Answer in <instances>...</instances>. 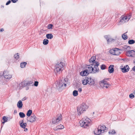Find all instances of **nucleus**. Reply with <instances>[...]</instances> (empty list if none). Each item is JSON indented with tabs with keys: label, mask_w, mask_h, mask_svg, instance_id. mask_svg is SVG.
Listing matches in <instances>:
<instances>
[{
	"label": "nucleus",
	"mask_w": 135,
	"mask_h": 135,
	"mask_svg": "<svg viewBox=\"0 0 135 135\" xmlns=\"http://www.w3.org/2000/svg\"><path fill=\"white\" fill-rule=\"evenodd\" d=\"M53 26V25L52 24H49L48 25L47 28L49 29H52Z\"/></svg>",
	"instance_id": "obj_38"
},
{
	"label": "nucleus",
	"mask_w": 135,
	"mask_h": 135,
	"mask_svg": "<svg viewBox=\"0 0 135 135\" xmlns=\"http://www.w3.org/2000/svg\"><path fill=\"white\" fill-rule=\"evenodd\" d=\"M14 58L16 59H17L19 58V56L18 53H17L14 56Z\"/></svg>",
	"instance_id": "obj_35"
},
{
	"label": "nucleus",
	"mask_w": 135,
	"mask_h": 135,
	"mask_svg": "<svg viewBox=\"0 0 135 135\" xmlns=\"http://www.w3.org/2000/svg\"><path fill=\"white\" fill-rule=\"evenodd\" d=\"M49 40L46 39H44L43 41V44L44 45H46L48 44Z\"/></svg>",
	"instance_id": "obj_29"
},
{
	"label": "nucleus",
	"mask_w": 135,
	"mask_h": 135,
	"mask_svg": "<svg viewBox=\"0 0 135 135\" xmlns=\"http://www.w3.org/2000/svg\"><path fill=\"white\" fill-rule=\"evenodd\" d=\"M88 84L90 85H93L95 84V81L91 77H88Z\"/></svg>",
	"instance_id": "obj_14"
},
{
	"label": "nucleus",
	"mask_w": 135,
	"mask_h": 135,
	"mask_svg": "<svg viewBox=\"0 0 135 135\" xmlns=\"http://www.w3.org/2000/svg\"><path fill=\"white\" fill-rule=\"evenodd\" d=\"M99 64L98 62L95 63V65L91 64L87 65L86 66L85 68L89 73H95L98 71L99 69L98 66Z\"/></svg>",
	"instance_id": "obj_1"
},
{
	"label": "nucleus",
	"mask_w": 135,
	"mask_h": 135,
	"mask_svg": "<svg viewBox=\"0 0 135 135\" xmlns=\"http://www.w3.org/2000/svg\"><path fill=\"white\" fill-rule=\"evenodd\" d=\"M36 116L34 114H32L31 116L28 117L27 118V120L28 121L31 122H33L36 120Z\"/></svg>",
	"instance_id": "obj_12"
},
{
	"label": "nucleus",
	"mask_w": 135,
	"mask_h": 135,
	"mask_svg": "<svg viewBox=\"0 0 135 135\" xmlns=\"http://www.w3.org/2000/svg\"><path fill=\"white\" fill-rule=\"evenodd\" d=\"M135 42V41L133 40H130L128 41V43L129 44H134Z\"/></svg>",
	"instance_id": "obj_32"
},
{
	"label": "nucleus",
	"mask_w": 135,
	"mask_h": 135,
	"mask_svg": "<svg viewBox=\"0 0 135 135\" xmlns=\"http://www.w3.org/2000/svg\"><path fill=\"white\" fill-rule=\"evenodd\" d=\"M127 16V21H128L129 20L130 18H131V15H128Z\"/></svg>",
	"instance_id": "obj_41"
},
{
	"label": "nucleus",
	"mask_w": 135,
	"mask_h": 135,
	"mask_svg": "<svg viewBox=\"0 0 135 135\" xmlns=\"http://www.w3.org/2000/svg\"><path fill=\"white\" fill-rule=\"evenodd\" d=\"M11 2V0H9L7 1V2L6 3V5H7L9 4Z\"/></svg>",
	"instance_id": "obj_42"
},
{
	"label": "nucleus",
	"mask_w": 135,
	"mask_h": 135,
	"mask_svg": "<svg viewBox=\"0 0 135 135\" xmlns=\"http://www.w3.org/2000/svg\"><path fill=\"white\" fill-rule=\"evenodd\" d=\"M62 115L61 114L58 115L57 118L54 117L52 119V123L53 124H57L59 121L62 120Z\"/></svg>",
	"instance_id": "obj_9"
},
{
	"label": "nucleus",
	"mask_w": 135,
	"mask_h": 135,
	"mask_svg": "<svg viewBox=\"0 0 135 135\" xmlns=\"http://www.w3.org/2000/svg\"><path fill=\"white\" fill-rule=\"evenodd\" d=\"M28 129L27 128H25L24 131H26Z\"/></svg>",
	"instance_id": "obj_49"
},
{
	"label": "nucleus",
	"mask_w": 135,
	"mask_h": 135,
	"mask_svg": "<svg viewBox=\"0 0 135 135\" xmlns=\"http://www.w3.org/2000/svg\"><path fill=\"white\" fill-rule=\"evenodd\" d=\"M96 59V57L95 56H92L89 60V62L91 63L94 64L96 62L95 60Z\"/></svg>",
	"instance_id": "obj_17"
},
{
	"label": "nucleus",
	"mask_w": 135,
	"mask_h": 135,
	"mask_svg": "<svg viewBox=\"0 0 135 135\" xmlns=\"http://www.w3.org/2000/svg\"><path fill=\"white\" fill-rule=\"evenodd\" d=\"M121 18H122L119 22L120 23H122L127 21V16H124V17L122 16Z\"/></svg>",
	"instance_id": "obj_15"
},
{
	"label": "nucleus",
	"mask_w": 135,
	"mask_h": 135,
	"mask_svg": "<svg viewBox=\"0 0 135 135\" xmlns=\"http://www.w3.org/2000/svg\"><path fill=\"white\" fill-rule=\"evenodd\" d=\"M114 65H110L108 68V71L110 73H112L114 71L113 68Z\"/></svg>",
	"instance_id": "obj_18"
},
{
	"label": "nucleus",
	"mask_w": 135,
	"mask_h": 135,
	"mask_svg": "<svg viewBox=\"0 0 135 135\" xmlns=\"http://www.w3.org/2000/svg\"><path fill=\"white\" fill-rule=\"evenodd\" d=\"M26 98L25 97H24L22 99V100L23 101V100H26Z\"/></svg>",
	"instance_id": "obj_45"
},
{
	"label": "nucleus",
	"mask_w": 135,
	"mask_h": 135,
	"mask_svg": "<svg viewBox=\"0 0 135 135\" xmlns=\"http://www.w3.org/2000/svg\"><path fill=\"white\" fill-rule=\"evenodd\" d=\"M89 74L88 72L86 69L85 70L81 71L80 73V74L82 76H87Z\"/></svg>",
	"instance_id": "obj_16"
},
{
	"label": "nucleus",
	"mask_w": 135,
	"mask_h": 135,
	"mask_svg": "<svg viewBox=\"0 0 135 135\" xmlns=\"http://www.w3.org/2000/svg\"><path fill=\"white\" fill-rule=\"evenodd\" d=\"M127 33V32L124 33L122 35V37L124 40H126L128 38L127 35H126V33Z\"/></svg>",
	"instance_id": "obj_28"
},
{
	"label": "nucleus",
	"mask_w": 135,
	"mask_h": 135,
	"mask_svg": "<svg viewBox=\"0 0 135 135\" xmlns=\"http://www.w3.org/2000/svg\"><path fill=\"white\" fill-rule=\"evenodd\" d=\"M107 129V128L105 126L100 125L99 126L97 129H96L94 132V134L97 135H99L101 133L104 132V131Z\"/></svg>",
	"instance_id": "obj_5"
},
{
	"label": "nucleus",
	"mask_w": 135,
	"mask_h": 135,
	"mask_svg": "<svg viewBox=\"0 0 135 135\" xmlns=\"http://www.w3.org/2000/svg\"><path fill=\"white\" fill-rule=\"evenodd\" d=\"M15 112H16V111H15V110L14 111V112L15 113Z\"/></svg>",
	"instance_id": "obj_56"
},
{
	"label": "nucleus",
	"mask_w": 135,
	"mask_h": 135,
	"mask_svg": "<svg viewBox=\"0 0 135 135\" xmlns=\"http://www.w3.org/2000/svg\"><path fill=\"white\" fill-rule=\"evenodd\" d=\"M5 122H5L3 121L2 122V124H4Z\"/></svg>",
	"instance_id": "obj_51"
},
{
	"label": "nucleus",
	"mask_w": 135,
	"mask_h": 135,
	"mask_svg": "<svg viewBox=\"0 0 135 135\" xmlns=\"http://www.w3.org/2000/svg\"><path fill=\"white\" fill-rule=\"evenodd\" d=\"M19 115L20 117L21 118H23L25 116V114L23 113L22 112H20Z\"/></svg>",
	"instance_id": "obj_30"
},
{
	"label": "nucleus",
	"mask_w": 135,
	"mask_h": 135,
	"mask_svg": "<svg viewBox=\"0 0 135 135\" xmlns=\"http://www.w3.org/2000/svg\"><path fill=\"white\" fill-rule=\"evenodd\" d=\"M107 79H104L100 81V84L101 87L103 88L105 87L107 88L110 86V85L105 80Z\"/></svg>",
	"instance_id": "obj_8"
},
{
	"label": "nucleus",
	"mask_w": 135,
	"mask_h": 135,
	"mask_svg": "<svg viewBox=\"0 0 135 135\" xmlns=\"http://www.w3.org/2000/svg\"><path fill=\"white\" fill-rule=\"evenodd\" d=\"M78 90L79 92H80V93L82 91L81 88H79V89H78Z\"/></svg>",
	"instance_id": "obj_44"
},
{
	"label": "nucleus",
	"mask_w": 135,
	"mask_h": 135,
	"mask_svg": "<svg viewBox=\"0 0 135 135\" xmlns=\"http://www.w3.org/2000/svg\"><path fill=\"white\" fill-rule=\"evenodd\" d=\"M29 84L28 83H25V82L23 81V82H22L21 85L22 86H27V85H29Z\"/></svg>",
	"instance_id": "obj_34"
},
{
	"label": "nucleus",
	"mask_w": 135,
	"mask_h": 135,
	"mask_svg": "<svg viewBox=\"0 0 135 135\" xmlns=\"http://www.w3.org/2000/svg\"><path fill=\"white\" fill-rule=\"evenodd\" d=\"M133 94H135V90L133 92Z\"/></svg>",
	"instance_id": "obj_55"
},
{
	"label": "nucleus",
	"mask_w": 135,
	"mask_h": 135,
	"mask_svg": "<svg viewBox=\"0 0 135 135\" xmlns=\"http://www.w3.org/2000/svg\"><path fill=\"white\" fill-rule=\"evenodd\" d=\"M15 112H16V111H15V110L14 111V112L15 113Z\"/></svg>",
	"instance_id": "obj_57"
},
{
	"label": "nucleus",
	"mask_w": 135,
	"mask_h": 135,
	"mask_svg": "<svg viewBox=\"0 0 135 135\" xmlns=\"http://www.w3.org/2000/svg\"><path fill=\"white\" fill-rule=\"evenodd\" d=\"M2 119L6 122L8 121V117H6V116H4L3 117Z\"/></svg>",
	"instance_id": "obj_33"
},
{
	"label": "nucleus",
	"mask_w": 135,
	"mask_h": 135,
	"mask_svg": "<svg viewBox=\"0 0 135 135\" xmlns=\"http://www.w3.org/2000/svg\"><path fill=\"white\" fill-rule=\"evenodd\" d=\"M126 55L129 57H135V50L127 51L126 52Z\"/></svg>",
	"instance_id": "obj_10"
},
{
	"label": "nucleus",
	"mask_w": 135,
	"mask_h": 135,
	"mask_svg": "<svg viewBox=\"0 0 135 135\" xmlns=\"http://www.w3.org/2000/svg\"><path fill=\"white\" fill-rule=\"evenodd\" d=\"M23 120H22L21 121V123H23Z\"/></svg>",
	"instance_id": "obj_52"
},
{
	"label": "nucleus",
	"mask_w": 135,
	"mask_h": 135,
	"mask_svg": "<svg viewBox=\"0 0 135 135\" xmlns=\"http://www.w3.org/2000/svg\"><path fill=\"white\" fill-rule=\"evenodd\" d=\"M29 89V88L28 87H27L26 89V90H27Z\"/></svg>",
	"instance_id": "obj_53"
},
{
	"label": "nucleus",
	"mask_w": 135,
	"mask_h": 135,
	"mask_svg": "<svg viewBox=\"0 0 135 135\" xmlns=\"http://www.w3.org/2000/svg\"><path fill=\"white\" fill-rule=\"evenodd\" d=\"M64 128V126L63 125L61 124L59 125H58L56 126V128H57V129H62Z\"/></svg>",
	"instance_id": "obj_26"
},
{
	"label": "nucleus",
	"mask_w": 135,
	"mask_h": 135,
	"mask_svg": "<svg viewBox=\"0 0 135 135\" xmlns=\"http://www.w3.org/2000/svg\"><path fill=\"white\" fill-rule=\"evenodd\" d=\"M129 98L132 99H133L134 97V95L132 93L131 94L129 95Z\"/></svg>",
	"instance_id": "obj_39"
},
{
	"label": "nucleus",
	"mask_w": 135,
	"mask_h": 135,
	"mask_svg": "<svg viewBox=\"0 0 135 135\" xmlns=\"http://www.w3.org/2000/svg\"><path fill=\"white\" fill-rule=\"evenodd\" d=\"M132 70L133 71H135V66L132 68Z\"/></svg>",
	"instance_id": "obj_46"
},
{
	"label": "nucleus",
	"mask_w": 135,
	"mask_h": 135,
	"mask_svg": "<svg viewBox=\"0 0 135 135\" xmlns=\"http://www.w3.org/2000/svg\"><path fill=\"white\" fill-rule=\"evenodd\" d=\"M32 111L31 110H28L27 113L26 115L28 117L30 116L32 114Z\"/></svg>",
	"instance_id": "obj_27"
},
{
	"label": "nucleus",
	"mask_w": 135,
	"mask_h": 135,
	"mask_svg": "<svg viewBox=\"0 0 135 135\" xmlns=\"http://www.w3.org/2000/svg\"><path fill=\"white\" fill-rule=\"evenodd\" d=\"M17 107L19 108H21L23 106V104L22 101L20 100L18 102L17 104Z\"/></svg>",
	"instance_id": "obj_19"
},
{
	"label": "nucleus",
	"mask_w": 135,
	"mask_h": 135,
	"mask_svg": "<svg viewBox=\"0 0 135 135\" xmlns=\"http://www.w3.org/2000/svg\"><path fill=\"white\" fill-rule=\"evenodd\" d=\"M54 130L55 131H57L58 129H57V128H56V127L54 128Z\"/></svg>",
	"instance_id": "obj_48"
},
{
	"label": "nucleus",
	"mask_w": 135,
	"mask_h": 135,
	"mask_svg": "<svg viewBox=\"0 0 135 135\" xmlns=\"http://www.w3.org/2000/svg\"><path fill=\"white\" fill-rule=\"evenodd\" d=\"M120 68L122 71L123 73L127 72L129 70V66L126 65L125 66H120Z\"/></svg>",
	"instance_id": "obj_11"
},
{
	"label": "nucleus",
	"mask_w": 135,
	"mask_h": 135,
	"mask_svg": "<svg viewBox=\"0 0 135 135\" xmlns=\"http://www.w3.org/2000/svg\"><path fill=\"white\" fill-rule=\"evenodd\" d=\"M38 82L37 81H35L34 83V85L36 86H38Z\"/></svg>",
	"instance_id": "obj_40"
},
{
	"label": "nucleus",
	"mask_w": 135,
	"mask_h": 135,
	"mask_svg": "<svg viewBox=\"0 0 135 135\" xmlns=\"http://www.w3.org/2000/svg\"><path fill=\"white\" fill-rule=\"evenodd\" d=\"M3 75L5 79H10L12 76V75L10 74L7 71H4Z\"/></svg>",
	"instance_id": "obj_13"
},
{
	"label": "nucleus",
	"mask_w": 135,
	"mask_h": 135,
	"mask_svg": "<svg viewBox=\"0 0 135 135\" xmlns=\"http://www.w3.org/2000/svg\"><path fill=\"white\" fill-rule=\"evenodd\" d=\"M78 91L76 90H74L73 92V95L74 97L78 95Z\"/></svg>",
	"instance_id": "obj_31"
},
{
	"label": "nucleus",
	"mask_w": 135,
	"mask_h": 135,
	"mask_svg": "<svg viewBox=\"0 0 135 135\" xmlns=\"http://www.w3.org/2000/svg\"><path fill=\"white\" fill-rule=\"evenodd\" d=\"M109 134H113L115 133V132L114 130H112V131H109Z\"/></svg>",
	"instance_id": "obj_37"
},
{
	"label": "nucleus",
	"mask_w": 135,
	"mask_h": 135,
	"mask_svg": "<svg viewBox=\"0 0 135 135\" xmlns=\"http://www.w3.org/2000/svg\"><path fill=\"white\" fill-rule=\"evenodd\" d=\"M17 1L18 0H11V1L13 3H16Z\"/></svg>",
	"instance_id": "obj_43"
},
{
	"label": "nucleus",
	"mask_w": 135,
	"mask_h": 135,
	"mask_svg": "<svg viewBox=\"0 0 135 135\" xmlns=\"http://www.w3.org/2000/svg\"><path fill=\"white\" fill-rule=\"evenodd\" d=\"M106 66L104 65L103 64L101 65V68L102 70H104L106 69Z\"/></svg>",
	"instance_id": "obj_36"
},
{
	"label": "nucleus",
	"mask_w": 135,
	"mask_h": 135,
	"mask_svg": "<svg viewBox=\"0 0 135 135\" xmlns=\"http://www.w3.org/2000/svg\"><path fill=\"white\" fill-rule=\"evenodd\" d=\"M105 38L107 40V41L108 42H109L111 41H112L113 40H114L113 39L110 38L109 36H104Z\"/></svg>",
	"instance_id": "obj_20"
},
{
	"label": "nucleus",
	"mask_w": 135,
	"mask_h": 135,
	"mask_svg": "<svg viewBox=\"0 0 135 135\" xmlns=\"http://www.w3.org/2000/svg\"><path fill=\"white\" fill-rule=\"evenodd\" d=\"M91 121V120L90 119L87 117H85L79 121V123L81 127L86 128L90 125Z\"/></svg>",
	"instance_id": "obj_3"
},
{
	"label": "nucleus",
	"mask_w": 135,
	"mask_h": 135,
	"mask_svg": "<svg viewBox=\"0 0 135 135\" xmlns=\"http://www.w3.org/2000/svg\"><path fill=\"white\" fill-rule=\"evenodd\" d=\"M123 48L122 49H120V50H126L128 49L129 50L130 48V47L127 46H124L123 47Z\"/></svg>",
	"instance_id": "obj_25"
},
{
	"label": "nucleus",
	"mask_w": 135,
	"mask_h": 135,
	"mask_svg": "<svg viewBox=\"0 0 135 135\" xmlns=\"http://www.w3.org/2000/svg\"><path fill=\"white\" fill-rule=\"evenodd\" d=\"M15 112H16V111H15V110L14 111V112L15 113Z\"/></svg>",
	"instance_id": "obj_58"
},
{
	"label": "nucleus",
	"mask_w": 135,
	"mask_h": 135,
	"mask_svg": "<svg viewBox=\"0 0 135 135\" xmlns=\"http://www.w3.org/2000/svg\"><path fill=\"white\" fill-rule=\"evenodd\" d=\"M67 79H62L59 80L58 82L56 84V88L59 91H61L64 89L66 86Z\"/></svg>",
	"instance_id": "obj_2"
},
{
	"label": "nucleus",
	"mask_w": 135,
	"mask_h": 135,
	"mask_svg": "<svg viewBox=\"0 0 135 135\" xmlns=\"http://www.w3.org/2000/svg\"><path fill=\"white\" fill-rule=\"evenodd\" d=\"M11 118H8V121H9L11 119Z\"/></svg>",
	"instance_id": "obj_50"
},
{
	"label": "nucleus",
	"mask_w": 135,
	"mask_h": 135,
	"mask_svg": "<svg viewBox=\"0 0 135 135\" xmlns=\"http://www.w3.org/2000/svg\"><path fill=\"white\" fill-rule=\"evenodd\" d=\"M133 63H134V64L135 65V59L134 60H133Z\"/></svg>",
	"instance_id": "obj_54"
},
{
	"label": "nucleus",
	"mask_w": 135,
	"mask_h": 135,
	"mask_svg": "<svg viewBox=\"0 0 135 135\" xmlns=\"http://www.w3.org/2000/svg\"><path fill=\"white\" fill-rule=\"evenodd\" d=\"M4 31V29L3 28H1L0 29V31L1 32H2L3 31Z\"/></svg>",
	"instance_id": "obj_47"
},
{
	"label": "nucleus",
	"mask_w": 135,
	"mask_h": 135,
	"mask_svg": "<svg viewBox=\"0 0 135 135\" xmlns=\"http://www.w3.org/2000/svg\"><path fill=\"white\" fill-rule=\"evenodd\" d=\"M93 114H94V112H93Z\"/></svg>",
	"instance_id": "obj_59"
},
{
	"label": "nucleus",
	"mask_w": 135,
	"mask_h": 135,
	"mask_svg": "<svg viewBox=\"0 0 135 135\" xmlns=\"http://www.w3.org/2000/svg\"><path fill=\"white\" fill-rule=\"evenodd\" d=\"M27 124L26 123H20V126L22 128L25 129L26 127Z\"/></svg>",
	"instance_id": "obj_22"
},
{
	"label": "nucleus",
	"mask_w": 135,
	"mask_h": 135,
	"mask_svg": "<svg viewBox=\"0 0 135 135\" xmlns=\"http://www.w3.org/2000/svg\"><path fill=\"white\" fill-rule=\"evenodd\" d=\"M120 50L117 48L111 49L109 51V52L111 54L115 55H119L120 54Z\"/></svg>",
	"instance_id": "obj_7"
},
{
	"label": "nucleus",
	"mask_w": 135,
	"mask_h": 135,
	"mask_svg": "<svg viewBox=\"0 0 135 135\" xmlns=\"http://www.w3.org/2000/svg\"><path fill=\"white\" fill-rule=\"evenodd\" d=\"M87 78L88 77H85V79L83 80L82 81L83 84L84 85H86L87 84H88V81Z\"/></svg>",
	"instance_id": "obj_21"
},
{
	"label": "nucleus",
	"mask_w": 135,
	"mask_h": 135,
	"mask_svg": "<svg viewBox=\"0 0 135 135\" xmlns=\"http://www.w3.org/2000/svg\"><path fill=\"white\" fill-rule=\"evenodd\" d=\"M26 64L27 63L26 62H21L20 64L21 68H22L25 67Z\"/></svg>",
	"instance_id": "obj_24"
},
{
	"label": "nucleus",
	"mask_w": 135,
	"mask_h": 135,
	"mask_svg": "<svg viewBox=\"0 0 135 135\" xmlns=\"http://www.w3.org/2000/svg\"><path fill=\"white\" fill-rule=\"evenodd\" d=\"M65 64L62 62H58L55 66L54 72L56 74H60L64 69Z\"/></svg>",
	"instance_id": "obj_4"
},
{
	"label": "nucleus",
	"mask_w": 135,
	"mask_h": 135,
	"mask_svg": "<svg viewBox=\"0 0 135 135\" xmlns=\"http://www.w3.org/2000/svg\"><path fill=\"white\" fill-rule=\"evenodd\" d=\"M46 37L48 39H51L53 37V36L51 34H47L46 35Z\"/></svg>",
	"instance_id": "obj_23"
},
{
	"label": "nucleus",
	"mask_w": 135,
	"mask_h": 135,
	"mask_svg": "<svg viewBox=\"0 0 135 135\" xmlns=\"http://www.w3.org/2000/svg\"><path fill=\"white\" fill-rule=\"evenodd\" d=\"M88 107L84 103L81 104L78 107L77 111L79 115H80L84 112L86 111L88 108Z\"/></svg>",
	"instance_id": "obj_6"
}]
</instances>
